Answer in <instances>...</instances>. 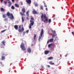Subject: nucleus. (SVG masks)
I'll use <instances>...</instances> for the list:
<instances>
[{"mask_svg":"<svg viewBox=\"0 0 74 74\" xmlns=\"http://www.w3.org/2000/svg\"><path fill=\"white\" fill-rule=\"evenodd\" d=\"M41 19H42V21H43L44 23H45L46 22H47L46 23H47V22L48 21V18L47 17V15L45 14H43L42 13H41ZM43 18L45 19V20H44L43 19Z\"/></svg>","mask_w":74,"mask_h":74,"instance_id":"obj_1","label":"nucleus"},{"mask_svg":"<svg viewBox=\"0 0 74 74\" xmlns=\"http://www.w3.org/2000/svg\"><path fill=\"white\" fill-rule=\"evenodd\" d=\"M31 20L30 21V22L31 23H30L29 26V29L32 28V26L34 25V18L33 17H31Z\"/></svg>","mask_w":74,"mask_h":74,"instance_id":"obj_2","label":"nucleus"},{"mask_svg":"<svg viewBox=\"0 0 74 74\" xmlns=\"http://www.w3.org/2000/svg\"><path fill=\"white\" fill-rule=\"evenodd\" d=\"M20 47L21 49L23 51H25L26 50V48H25V44L23 43H22L21 44Z\"/></svg>","mask_w":74,"mask_h":74,"instance_id":"obj_3","label":"nucleus"},{"mask_svg":"<svg viewBox=\"0 0 74 74\" xmlns=\"http://www.w3.org/2000/svg\"><path fill=\"white\" fill-rule=\"evenodd\" d=\"M43 34H44V29H42L40 32V36L39 37V41H40V40H41V37H42Z\"/></svg>","mask_w":74,"mask_h":74,"instance_id":"obj_4","label":"nucleus"},{"mask_svg":"<svg viewBox=\"0 0 74 74\" xmlns=\"http://www.w3.org/2000/svg\"><path fill=\"white\" fill-rule=\"evenodd\" d=\"M21 25H20L18 27V32H23V31H24V28L22 27V29H21Z\"/></svg>","mask_w":74,"mask_h":74,"instance_id":"obj_5","label":"nucleus"},{"mask_svg":"<svg viewBox=\"0 0 74 74\" xmlns=\"http://www.w3.org/2000/svg\"><path fill=\"white\" fill-rule=\"evenodd\" d=\"M22 11L23 12V13L21 12H20V15H21V16H25L26 15H25V13H25V12H26V10H22Z\"/></svg>","mask_w":74,"mask_h":74,"instance_id":"obj_6","label":"nucleus"},{"mask_svg":"<svg viewBox=\"0 0 74 74\" xmlns=\"http://www.w3.org/2000/svg\"><path fill=\"white\" fill-rule=\"evenodd\" d=\"M26 1L27 3L28 4H31V3H32L31 0H26Z\"/></svg>","mask_w":74,"mask_h":74,"instance_id":"obj_7","label":"nucleus"},{"mask_svg":"<svg viewBox=\"0 0 74 74\" xmlns=\"http://www.w3.org/2000/svg\"><path fill=\"white\" fill-rule=\"evenodd\" d=\"M53 39L52 38L49 39V40H48L47 43L48 44L49 42H53Z\"/></svg>","mask_w":74,"mask_h":74,"instance_id":"obj_8","label":"nucleus"},{"mask_svg":"<svg viewBox=\"0 0 74 74\" xmlns=\"http://www.w3.org/2000/svg\"><path fill=\"white\" fill-rule=\"evenodd\" d=\"M52 33H53V34H52V37L53 38L56 35V32H55V31H53L52 32Z\"/></svg>","mask_w":74,"mask_h":74,"instance_id":"obj_9","label":"nucleus"},{"mask_svg":"<svg viewBox=\"0 0 74 74\" xmlns=\"http://www.w3.org/2000/svg\"><path fill=\"white\" fill-rule=\"evenodd\" d=\"M32 12L34 14H38V12L36 11L35 10H33Z\"/></svg>","mask_w":74,"mask_h":74,"instance_id":"obj_10","label":"nucleus"},{"mask_svg":"<svg viewBox=\"0 0 74 74\" xmlns=\"http://www.w3.org/2000/svg\"><path fill=\"white\" fill-rule=\"evenodd\" d=\"M10 16H11L10 17V18L11 20L14 19V16H13V15L12 14H11Z\"/></svg>","mask_w":74,"mask_h":74,"instance_id":"obj_11","label":"nucleus"},{"mask_svg":"<svg viewBox=\"0 0 74 74\" xmlns=\"http://www.w3.org/2000/svg\"><path fill=\"white\" fill-rule=\"evenodd\" d=\"M27 51H28V52H29L30 53H31L32 52V51L31 50V49L30 48H28L27 49Z\"/></svg>","mask_w":74,"mask_h":74,"instance_id":"obj_12","label":"nucleus"},{"mask_svg":"<svg viewBox=\"0 0 74 74\" xmlns=\"http://www.w3.org/2000/svg\"><path fill=\"white\" fill-rule=\"evenodd\" d=\"M49 53V51H45V55H47V54H48V53Z\"/></svg>","mask_w":74,"mask_h":74,"instance_id":"obj_13","label":"nucleus"},{"mask_svg":"<svg viewBox=\"0 0 74 74\" xmlns=\"http://www.w3.org/2000/svg\"><path fill=\"white\" fill-rule=\"evenodd\" d=\"M49 64H51V65H54V62H53L52 61H50L49 62Z\"/></svg>","mask_w":74,"mask_h":74,"instance_id":"obj_14","label":"nucleus"},{"mask_svg":"<svg viewBox=\"0 0 74 74\" xmlns=\"http://www.w3.org/2000/svg\"><path fill=\"white\" fill-rule=\"evenodd\" d=\"M14 27L16 30H18V26L17 25H15L14 26Z\"/></svg>","mask_w":74,"mask_h":74,"instance_id":"obj_15","label":"nucleus"},{"mask_svg":"<svg viewBox=\"0 0 74 74\" xmlns=\"http://www.w3.org/2000/svg\"><path fill=\"white\" fill-rule=\"evenodd\" d=\"M12 14H10V13L9 12H8L7 13L6 15L8 16H11V15Z\"/></svg>","mask_w":74,"mask_h":74,"instance_id":"obj_16","label":"nucleus"},{"mask_svg":"<svg viewBox=\"0 0 74 74\" xmlns=\"http://www.w3.org/2000/svg\"><path fill=\"white\" fill-rule=\"evenodd\" d=\"M15 5L16 7H17V8H19V5H18V4L16 3L15 4Z\"/></svg>","mask_w":74,"mask_h":74,"instance_id":"obj_17","label":"nucleus"},{"mask_svg":"<svg viewBox=\"0 0 74 74\" xmlns=\"http://www.w3.org/2000/svg\"><path fill=\"white\" fill-rule=\"evenodd\" d=\"M53 57H50L49 58H48V60H52V59H53Z\"/></svg>","mask_w":74,"mask_h":74,"instance_id":"obj_18","label":"nucleus"},{"mask_svg":"<svg viewBox=\"0 0 74 74\" xmlns=\"http://www.w3.org/2000/svg\"><path fill=\"white\" fill-rule=\"evenodd\" d=\"M52 45H53V44H52V43H51L49 45L48 48H50V47H51V46H52Z\"/></svg>","mask_w":74,"mask_h":74,"instance_id":"obj_19","label":"nucleus"},{"mask_svg":"<svg viewBox=\"0 0 74 74\" xmlns=\"http://www.w3.org/2000/svg\"><path fill=\"white\" fill-rule=\"evenodd\" d=\"M8 3L9 4V7H10V5H11V4H12L11 3V2H10V1H9Z\"/></svg>","mask_w":74,"mask_h":74,"instance_id":"obj_20","label":"nucleus"},{"mask_svg":"<svg viewBox=\"0 0 74 74\" xmlns=\"http://www.w3.org/2000/svg\"><path fill=\"white\" fill-rule=\"evenodd\" d=\"M29 11H28L26 12L27 16V17H29Z\"/></svg>","mask_w":74,"mask_h":74,"instance_id":"obj_21","label":"nucleus"},{"mask_svg":"<svg viewBox=\"0 0 74 74\" xmlns=\"http://www.w3.org/2000/svg\"><path fill=\"white\" fill-rule=\"evenodd\" d=\"M22 22H24V21H25V19L23 18V16H22Z\"/></svg>","mask_w":74,"mask_h":74,"instance_id":"obj_22","label":"nucleus"},{"mask_svg":"<svg viewBox=\"0 0 74 74\" xmlns=\"http://www.w3.org/2000/svg\"><path fill=\"white\" fill-rule=\"evenodd\" d=\"M6 16H7L6 14H3V18H6Z\"/></svg>","mask_w":74,"mask_h":74,"instance_id":"obj_23","label":"nucleus"},{"mask_svg":"<svg viewBox=\"0 0 74 74\" xmlns=\"http://www.w3.org/2000/svg\"><path fill=\"white\" fill-rule=\"evenodd\" d=\"M36 34H34V40H36Z\"/></svg>","mask_w":74,"mask_h":74,"instance_id":"obj_24","label":"nucleus"},{"mask_svg":"<svg viewBox=\"0 0 74 74\" xmlns=\"http://www.w3.org/2000/svg\"><path fill=\"white\" fill-rule=\"evenodd\" d=\"M1 59L2 60H3L4 59H5V57L4 56H2L1 57Z\"/></svg>","mask_w":74,"mask_h":74,"instance_id":"obj_25","label":"nucleus"},{"mask_svg":"<svg viewBox=\"0 0 74 74\" xmlns=\"http://www.w3.org/2000/svg\"><path fill=\"white\" fill-rule=\"evenodd\" d=\"M1 43L2 44H3V45H4V46H5V42H4V41H2L1 42Z\"/></svg>","mask_w":74,"mask_h":74,"instance_id":"obj_26","label":"nucleus"},{"mask_svg":"<svg viewBox=\"0 0 74 74\" xmlns=\"http://www.w3.org/2000/svg\"><path fill=\"white\" fill-rule=\"evenodd\" d=\"M48 22L49 23H50L51 22V19H49Z\"/></svg>","mask_w":74,"mask_h":74,"instance_id":"obj_27","label":"nucleus"},{"mask_svg":"<svg viewBox=\"0 0 74 74\" xmlns=\"http://www.w3.org/2000/svg\"><path fill=\"white\" fill-rule=\"evenodd\" d=\"M0 47H1V48H4V46H3V45H1Z\"/></svg>","mask_w":74,"mask_h":74,"instance_id":"obj_28","label":"nucleus"},{"mask_svg":"<svg viewBox=\"0 0 74 74\" xmlns=\"http://www.w3.org/2000/svg\"><path fill=\"white\" fill-rule=\"evenodd\" d=\"M34 5L36 7L38 6V4L37 3H35Z\"/></svg>","mask_w":74,"mask_h":74,"instance_id":"obj_29","label":"nucleus"},{"mask_svg":"<svg viewBox=\"0 0 74 74\" xmlns=\"http://www.w3.org/2000/svg\"><path fill=\"white\" fill-rule=\"evenodd\" d=\"M11 8L13 10H14V9H15V7H14V6H12Z\"/></svg>","mask_w":74,"mask_h":74,"instance_id":"obj_30","label":"nucleus"},{"mask_svg":"<svg viewBox=\"0 0 74 74\" xmlns=\"http://www.w3.org/2000/svg\"><path fill=\"white\" fill-rule=\"evenodd\" d=\"M40 8L42 10H43V5L41 6Z\"/></svg>","mask_w":74,"mask_h":74,"instance_id":"obj_31","label":"nucleus"},{"mask_svg":"<svg viewBox=\"0 0 74 74\" xmlns=\"http://www.w3.org/2000/svg\"><path fill=\"white\" fill-rule=\"evenodd\" d=\"M1 12H4V11H5V10H1Z\"/></svg>","mask_w":74,"mask_h":74,"instance_id":"obj_32","label":"nucleus"},{"mask_svg":"<svg viewBox=\"0 0 74 74\" xmlns=\"http://www.w3.org/2000/svg\"><path fill=\"white\" fill-rule=\"evenodd\" d=\"M4 21H7V18H5L4 19Z\"/></svg>","mask_w":74,"mask_h":74,"instance_id":"obj_33","label":"nucleus"},{"mask_svg":"<svg viewBox=\"0 0 74 74\" xmlns=\"http://www.w3.org/2000/svg\"><path fill=\"white\" fill-rule=\"evenodd\" d=\"M20 3H21V5H23V2H22L21 1L20 2Z\"/></svg>","mask_w":74,"mask_h":74,"instance_id":"obj_34","label":"nucleus"},{"mask_svg":"<svg viewBox=\"0 0 74 74\" xmlns=\"http://www.w3.org/2000/svg\"><path fill=\"white\" fill-rule=\"evenodd\" d=\"M26 32L27 33H29V30H28L26 31Z\"/></svg>","mask_w":74,"mask_h":74,"instance_id":"obj_35","label":"nucleus"},{"mask_svg":"<svg viewBox=\"0 0 74 74\" xmlns=\"http://www.w3.org/2000/svg\"><path fill=\"white\" fill-rule=\"evenodd\" d=\"M5 30H6V29L4 30H3V31H1V32H5Z\"/></svg>","mask_w":74,"mask_h":74,"instance_id":"obj_36","label":"nucleus"},{"mask_svg":"<svg viewBox=\"0 0 74 74\" xmlns=\"http://www.w3.org/2000/svg\"><path fill=\"white\" fill-rule=\"evenodd\" d=\"M4 4H6V3H7V1H4Z\"/></svg>","mask_w":74,"mask_h":74,"instance_id":"obj_37","label":"nucleus"},{"mask_svg":"<svg viewBox=\"0 0 74 74\" xmlns=\"http://www.w3.org/2000/svg\"><path fill=\"white\" fill-rule=\"evenodd\" d=\"M3 0H1V3H2V2H3Z\"/></svg>","mask_w":74,"mask_h":74,"instance_id":"obj_38","label":"nucleus"},{"mask_svg":"<svg viewBox=\"0 0 74 74\" xmlns=\"http://www.w3.org/2000/svg\"><path fill=\"white\" fill-rule=\"evenodd\" d=\"M72 34H74V32H72Z\"/></svg>","mask_w":74,"mask_h":74,"instance_id":"obj_39","label":"nucleus"},{"mask_svg":"<svg viewBox=\"0 0 74 74\" xmlns=\"http://www.w3.org/2000/svg\"><path fill=\"white\" fill-rule=\"evenodd\" d=\"M27 19L28 20L29 19V17H27Z\"/></svg>","mask_w":74,"mask_h":74,"instance_id":"obj_40","label":"nucleus"},{"mask_svg":"<svg viewBox=\"0 0 74 74\" xmlns=\"http://www.w3.org/2000/svg\"><path fill=\"white\" fill-rule=\"evenodd\" d=\"M12 0L13 3H14V1H15V0Z\"/></svg>","mask_w":74,"mask_h":74,"instance_id":"obj_41","label":"nucleus"},{"mask_svg":"<svg viewBox=\"0 0 74 74\" xmlns=\"http://www.w3.org/2000/svg\"><path fill=\"white\" fill-rule=\"evenodd\" d=\"M33 45H34L33 44H32L31 45V46H32V47H33Z\"/></svg>","mask_w":74,"mask_h":74,"instance_id":"obj_42","label":"nucleus"},{"mask_svg":"<svg viewBox=\"0 0 74 74\" xmlns=\"http://www.w3.org/2000/svg\"><path fill=\"white\" fill-rule=\"evenodd\" d=\"M41 67H42V69H43V68H44V66H41Z\"/></svg>","mask_w":74,"mask_h":74,"instance_id":"obj_43","label":"nucleus"},{"mask_svg":"<svg viewBox=\"0 0 74 74\" xmlns=\"http://www.w3.org/2000/svg\"><path fill=\"white\" fill-rule=\"evenodd\" d=\"M1 10H4V8H1Z\"/></svg>","mask_w":74,"mask_h":74,"instance_id":"obj_44","label":"nucleus"},{"mask_svg":"<svg viewBox=\"0 0 74 74\" xmlns=\"http://www.w3.org/2000/svg\"><path fill=\"white\" fill-rule=\"evenodd\" d=\"M47 67H50V66L49 65H47Z\"/></svg>","mask_w":74,"mask_h":74,"instance_id":"obj_45","label":"nucleus"},{"mask_svg":"<svg viewBox=\"0 0 74 74\" xmlns=\"http://www.w3.org/2000/svg\"><path fill=\"white\" fill-rule=\"evenodd\" d=\"M16 2H18V0H16Z\"/></svg>","mask_w":74,"mask_h":74,"instance_id":"obj_46","label":"nucleus"},{"mask_svg":"<svg viewBox=\"0 0 74 74\" xmlns=\"http://www.w3.org/2000/svg\"><path fill=\"white\" fill-rule=\"evenodd\" d=\"M44 7H47V5H45L44 6Z\"/></svg>","mask_w":74,"mask_h":74,"instance_id":"obj_47","label":"nucleus"},{"mask_svg":"<svg viewBox=\"0 0 74 74\" xmlns=\"http://www.w3.org/2000/svg\"><path fill=\"white\" fill-rule=\"evenodd\" d=\"M22 10H25V8H23Z\"/></svg>","mask_w":74,"mask_h":74,"instance_id":"obj_48","label":"nucleus"},{"mask_svg":"<svg viewBox=\"0 0 74 74\" xmlns=\"http://www.w3.org/2000/svg\"><path fill=\"white\" fill-rule=\"evenodd\" d=\"M0 64H2V62H0Z\"/></svg>","mask_w":74,"mask_h":74,"instance_id":"obj_49","label":"nucleus"},{"mask_svg":"<svg viewBox=\"0 0 74 74\" xmlns=\"http://www.w3.org/2000/svg\"><path fill=\"white\" fill-rule=\"evenodd\" d=\"M48 34H49V32L48 31Z\"/></svg>","mask_w":74,"mask_h":74,"instance_id":"obj_50","label":"nucleus"},{"mask_svg":"<svg viewBox=\"0 0 74 74\" xmlns=\"http://www.w3.org/2000/svg\"><path fill=\"white\" fill-rule=\"evenodd\" d=\"M45 10H48V8H46L45 9Z\"/></svg>","mask_w":74,"mask_h":74,"instance_id":"obj_51","label":"nucleus"},{"mask_svg":"<svg viewBox=\"0 0 74 74\" xmlns=\"http://www.w3.org/2000/svg\"><path fill=\"white\" fill-rule=\"evenodd\" d=\"M44 5H45V4H46L45 3H44Z\"/></svg>","mask_w":74,"mask_h":74,"instance_id":"obj_52","label":"nucleus"},{"mask_svg":"<svg viewBox=\"0 0 74 74\" xmlns=\"http://www.w3.org/2000/svg\"><path fill=\"white\" fill-rule=\"evenodd\" d=\"M10 0H8V1H10Z\"/></svg>","mask_w":74,"mask_h":74,"instance_id":"obj_53","label":"nucleus"},{"mask_svg":"<svg viewBox=\"0 0 74 74\" xmlns=\"http://www.w3.org/2000/svg\"><path fill=\"white\" fill-rule=\"evenodd\" d=\"M73 22H74V20H73Z\"/></svg>","mask_w":74,"mask_h":74,"instance_id":"obj_54","label":"nucleus"},{"mask_svg":"<svg viewBox=\"0 0 74 74\" xmlns=\"http://www.w3.org/2000/svg\"><path fill=\"white\" fill-rule=\"evenodd\" d=\"M23 33H25V32H23Z\"/></svg>","mask_w":74,"mask_h":74,"instance_id":"obj_55","label":"nucleus"},{"mask_svg":"<svg viewBox=\"0 0 74 74\" xmlns=\"http://www.w3.org/2000/svg\"><path fill=\"white\" fill-rule=\"evenodd\" d=\"M69 62H68V63H69Z\"/></svg>","mask_w":74,"mask_h":74,"instance_id":"obj_56","label":"nucleus"}]
</instances>
